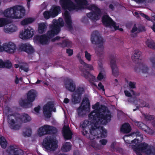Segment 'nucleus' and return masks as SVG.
Instances as JSON below:
<instances>
[{
  "label": "nucleus",
  "instance_id": "26",
  "mask_svg": "<svg viewBox=\"0 0 155 155\" xmlns=\"http://www.w3.org/2000/svg\"><path fill=\"white\" fill-rule=\"evenodd\" d=\"M67 89L70 91H73L75 89V86L74 82L71 80L67 81L65 85Z\"/></svg>",
  "mask_w": 155,
  "mask_h": 155
},
{
  "label": "nucleus",
  "instance_id": "58",
  "mask_svg": "<svg viewBox=\"0 0 155 155\" xmlns=\"http://www.w3.org/2000/svg\"><path fill=\"white\" fill-rule=\"evenodd\" d=\"M151 28L155 32V25L154 24H153V25L151 27Z\"/></svg>",
  "mask_w": 155,
  "mask_h": 155
},
{
  "label": "nucleus",
  "instance_id": "7",
  "mask_svg": "<svg viewBox=\"0 0 155 155\" xmlns=\"http://www.w3.org/2000/svg\"><path fill=\"white\" fill-rule=\"evenodd\" d=\"M58 141L56 138L53 136H48L44 140L43 144L47 152L53 151L58 147Z\"/></svg>",
  "mask_w": 155,
  "mask_h": 155
},
{
  "label": "nucleus",
  "instance_id": "14",
  "mask_svg": "<svg viewBox=\"0 0 155 155\" xmlns=\"http://www.w3.org/2000/svg\"><path fill=\"white\" fill-rule=\"evenodd\" d=\"M3 51L9 53H13L16 51L17 48L15 45L11 42L5 43L3 44Z\"/></svg>",
  "mask_w": 155,
  "mask_h": 155
},
{
  "label": "nucleus",
  "instance_id": "27",
  "mask_svg": "<svg viewBox=\"0 0 155 155\" xmlns=\"http://www.w3.org/2000/svg\"><path fill=\"white\" fill-rule=\"evenodd\" d=\"M47 27V24L41 23L38 24V31L39 33H43L46 30Z\"/></svg>",
  "mask_w": 155,
  "mask_h": 155
},
{
  "label": "nucleus",
  "instance_id": "33",
  "mask_svg": "<svg viewBox=\"0 0 155 155\" xmlns=\"http://www.w3.org/2000/svg\"><path fill=\"white\" fill-rule=\"evenodd\" d=\"M71 144L69 142L64 143L61 147V150L63 151L67 152L71 149Z\"/></svg>",
  "mask_w": 155,
  "mask_h": 155
},
{
  "label": "nucleus",
  "instance_id": "41",
  "mask_svg": "<svg viewBox=\"0 0 155 155\" xmlns=\"http://www.w3.org/2000/svg\"><path fill=\"white\" fill-rule=\"evenodd\" d=\"M31 129L30 128H28L23 132V135L25 137H29L31 135Z\"/></svg>",
  "mask_w": 155,
  "mask_h": 155
},
{
  "label": "nucleus",
  "instance_id": "55",
  "mask_svg": "<svg viewBox=\"0 0 155 155\" xmlns=\"http://www.w3.org/2000/svg\"><path fill=\"white\" fill-rule=\"evenodd\" d=\"M69 100L68 98H65L64 101V102L65 103H67L69 102Z\"/></svg>",
  "mask_w": 155,
  "mask_h": 155
},
{
  "label": "nucleus",
  "instance_id": "3",
  "mask_svg": "<svg viewBox=\"0 0 155 155\" xmlns=\"http://www.w3.org/2000/svg\"><path fill=\"white\" fill-rule=\"evenodd\" d=\"M132 135H135L136 138L133 140L130 141L128 140V137L130 136H124V139L127 143L131 144L132 148L138 155H141V153H144L147 155H154L155 154V149L152 147L150 146L145 143L140 142L143 139V136L139 132L134 133Z\"/></svg>",
  "mask_w": 155,
  "mask_h": 155
},
{
  "label": "nucleus",
  "instance_id": "50",
  "mask_svg": "<svg viewBox=\"0 0 155 155\" xmlns=\"http://www.w3.org/2000/svg\"><path fill=\"white\" fill-rule=\"evenodd\" d=\"M40 108V107L39 106L35 108L34 109L35 113L36 114H38L39 113Z\"/></svg>",
  "mask_w": 155,
  "mask_h": 155
},
{
  "label": "nucleus",
  "instance_id": "37",
  "mask_svg": "<svg viewBox=\"0 0 155 155\" xmlns=\"http://www.w3.org/2000/svg\"><path fill=\"white\" fill-rule=\"evenodd\" d=\"M106 78V75L104 71L100 72L97 77V79L100 81L105 80Z\"/></svg>",
  "mask_w": 155,
  "mask_h": 155
},
{
  "label": "nucleus",
  "instance_id": "61",
  "mask_svg": "<svg viewBox=\"0 0 155 155\" xmlns=\"http://www.w3.org/2000/svg\"><path fill=\"white\" fill-rule=\"evenodd\" d=\"M18 78L16 77V80H15V83L16 84H18Z\"/></svg>",
  "mask_w": 155,
  "mask_h": 155
},
{
  "label": "nucleus",
  "instance_id": "17",
  "mask_svg": "<svg viewBox=\"0 0 155 155\" xmlns=\"http://www.w3.org/2000/svg\"><path fill=\"white\" fill-rule=\"evenodd\" d=\"M15 60L17 64H15L14 66L15 68L19 67V70L20 71H24L25 72L28 71V65L22 62L19 58H16Z\"/></svg>",
  "mask_w": 155,
  "mask_h": 155
},
{
  "label": "nucleus",
  "instance_id": "22",
  "mask_svg": "<svg viewBox=\"0 0 155 155\" xmlns=\"http://www.w3.org/2000/svg\"><path fill=\"white\" fill-rule=\"evenodd\" d=\"M135 125L137 126L140 128H141L149 134H152L153 133V131L152 130L141 122H139L135 121Z\"/></svg>",
  "mask_w": 155,
  "mask_h": 155
},
{
  "label": "nucleus",
  "instance_id": "36",
  "mask_svg": "<svg viewBox=\"0 0 155 155\" xmlns=\"http://www.w3.org/2000/svg\"><path fill=\"white\" fill-rule=\"evenodd\" d=\"M0 144L2 148H5L6 147L7 143L4 137H0Z\"/></svg>",
  "mask_w": 155,
  "mask_h": 155
},
{
  "label": "nucleus",
  "instance_id": "64",
  "mask_svg": "<svg viewBox=\"0 0 155 155\" xmlns=\"http://www.w3.org/2000/svg\"><path fill=\"white\" fill-rule=\"evenodd\" d=\"M152 16L155 18V14H153V15H152Z\"/></svg>",
  "mask_w": 155,
  "mask_h": 155
},
{
  "label": "nucleus",
  "instance_id": "40",
  "mask_svg": "<svg viewBox=\"0 0 155 155\" xmlns=\"http://www.w3.org/2000/svg\"><path fill=\"white\" fill-rule=\"evenodd\" d=\"M80 62L85 68H87L90 70H93V67L91 65L87 64L82 61H81Z\"/></svg>",
  "mask_w": 155,
  "mask_h": 155
},
{
  "label": "nucleus",
  "instance_id": "31",
  "mask_svg": "<svg viewBox=\"0 0 155 155\" xmlns=\"http://www.w3.org/2000/svg\"><path fill=\"white\" fill-rule=\"evenodd\" d=\"M141 55V52L138 50H135L134 54L132 56V59L134 61H137L139 60Z\"/></svg>",
  "mask_w": 155,
  "mask_h": 155
},
{
  "label": "nucleus",
  "instance_id": "48",
  "mask_svg": "<svg viewBox=\"0 0 155 155\" xmlns=\"http://www.w3.org/2000/svg\"><path fill=\"white\" fill-rule=\"evenodd\" d=\"M66 52L69 56H71L73 54V50L70 49H67Z\"/></svg>",
  "mask_w": 155,
  "mask_h": 155
},
{
  "label": "nucleus",
  "instance_id": "23",
  "mask_svg": "<svg viewBox=\"0 0 155 155\" xmlns=\"http://www.w3.org/2000/svg\"><path fill=\"white\" fill-rule=\"evenodd\" d=\"M63 134L65 139L68 140L71 138L72 133L69 129V126H64L63 130Z\"/></svg>",
  "mask_w": 155,
  "mask_h": 155
},
{
  "label": "nucleus",
  "instance_id": "21",
  "mask_svg": "<svg viewBox=\"0 0 155 155\" xmlns=\"http://www.w3.org/2000/svg\"><path fill=\"white\" fill-rule=\"evenodd\" d=\"M8 153L10 155H22L23 151L21 150L12 146L8 149Z\"/></svg>",
  "mask_w": 155,
  "mask_h": 155
},
{
  "label": "nucleus",
  "instance_id": "42",
  "mask_svg": "<svg viewBox=\"0 0 155 155\" xmlns=\"http://www.w3.org/2000/svg\"><path fill=\"white\" fill-rule=\"evenodd\" d=\"M4 63L5 68H11L12 66L11 63L9 61H7Z\"/></svg>",
  "mask_w": 155,
  "mask_h": 155
},
{
  "label": "nucleus",
  "instance_id": "35",
  "mask_svg": "<svg viewBox=\"0 0 155 155\" xmlns=\"http://www.w3.org/2000/svg\"><path fill=\"white\" fill-rule=\"evenodd\" d=\"M133 14L134 16L137 17H139V15H140L143 17L146 18V19L149 20H150V19L148 16L140 12H133Z\"/></svg>",
  "mask_w": 155,
  "mask_h": 155
},
{
  "label": "nucleus",
  "instance_id": "57",
  "mask_svg": "<svg viewBox=\"0 0 155 155\" xmlns=\"http://www.w3.org/2000/svg\"><path fill=\"white\" fill-rule=\"evenodd\" d=\"M151 116L150 115L147 116L146 117H145V118L148 120H151V117L150 118V117H151Z\"/></svg>",
  "mask_w": 155,
  "mask_h": 155
},
{
  "label": "nucleus",
  "instance_id": "53",
  "mask_svg": "<svg viewBox=\"0 0 155 155\" xmlns=\"http://www.w3.org/2000/svg\"><path fill=\"white\" fill-rule=\"evenodd\" d=\"M137 27L135 26H134L133 27V28L131 31V32L132 33H134L135 31H137Z\"/></svg>",
  "mask_w": 155,
  "mask_h": 155
},
{
  "label": "nucleus",
  "instance_id": "4",
  "mask_svg": "<svg viewBox=\"0 0 155 155\" xmlns=\"http://www.w3.org/2000/svg\"><path fill=\"white\" fill-rule=\"evenodd\" d=\"M64 25L63 20L59 18L58 20L54 19L50 26V30L47 33V37L45 35L35 36L34 41L36 43L44 45L49 42V38L58 34L60 31V27Z\"/></svg>",
  "mask_w": 155,
  "mask_h": 155
},
{
  "label": "nucleus",
  "instance_id": "18",
  "mask_svg": "<svg viewBox=\"0 0 155 155\" xmlns=\"http://www.w3.org/2000/svg\"><path fill=\"white\" fill-rule=\"evenodd\" d=\"M84 92V89L81 87L78 88L76 91V94H73L72 96V101L74 103H77L80 102L81 97L80 94Z\"/></svg>",
  "mask_w": 155,
  "mask_h": 155
},
{
  "label": "nucleus",
  "instance_id": "60",
  "mask_svg": "<svg viewBox=\"0 0 155 155\" xmlns=\"http://www.w3.org/2000/svg\"><path fill=\"white\" fill-rule=\"evenodd\" d=\"M140 31H145V28L143 27H142L141 28H140Z\"/></svg>",
  "mask_w": 155,
  "mask_h": 155
},
{
  "label": "nucleus",
  "instance_id": "59",
  "mask_svg": "<svg viewBox=\"0 0 155 155\" xmlns=\"http://www.w3.org/2000/svg\"><path fill=\"white\" fill-rule=\"evenodd\" d=\"M109 8H111L112 10H113V9L114 8L113 5L112 4L110 5L109 6Z\"/></svg>",
  "mask_w": 155,
  "mask_h": 155
},
{
  "label": "nucleus",
  "instance_id": "5",
  "mask_svg": "<svg viewBox=\"0 0 155 155\" xmlns=\"http://www.w3.org/2000/svg\"><path fill=\"white\" fill-rule=\"evenodd\" d=\"M25 8L20 5H16L0 12V15L12 19H19L25 15Z\"/></svg>",
  "mask_w": 155,
  "mask_h": 155
},
{
  "label": "nucleus",
  "instance_id": "29",
  "mask_svg": "<svg viewBox=\"0 0 155 155\" xmlns=\"http://www.w3.org/2000/svg\"><path fill=\"white\" fill-rule=\"evenodd\" d=\"M134 103L137 106V107H142L148 106V104L142 99H139L137 101H135Z\"/></svg>",
  "mask_w": 155,
  "mask_h": 155
},
{
  "label": "nucleus",
  "instance_id": "52",
  "mask_svg": "<svg viewBox=\"0 0 155 155\" xmlns=\"http://www.w3.org/2000/svg\"><path fill=\"white\" fill-rule=\"evenodd\" d=\"M5 68L4 63L2 60L0 59V68Z\"/></svg>",
  "mask_w": 155,
  "mask_h": 155
},
{
  "label": "nucleus",
  "instance_id": "32",
  "mask_svg": "<svg viewBox=\"0 0 155 155\" xmlns=\"http://www.w3.org/2000/svg\"><path fill=\"white\" fill-rule=\"evenodd\" d=\"M131 130L130 126L127 123L124 124L121 128V131L124 133H129Z\"/></svg>",
  "mask_w": 155,
  "mask_h": 155
},
{
  "label": "nucleus",
  "instance_id": "20",
  "mask_svg": "<svg viewBox=\"0 0 155 155\" xmlns=\"http://www.w3.org/2000/svg\"><path fill=\"white\" fill-rule=\"evenodd\" d=\"M63 17L65 22V25L70 29L72 27V21L69 12L65 11L63 14Z\"/></svg>",
  "mask_w": 155,
  "mask_h": 155
},
{
  "label": "nucleus",
  "instance_id": "44",
  "mask_svg": "<svg viewBox=\"0 0 155 155\" xmlns=\"http://www.w3.org/2000/svg\"><path fill=\"white\" fill-rule=\"evenodd\" d=\"M128 84L129 86L131 88H136V83L134 82L130 81L128 82Z\"/></svg>",
  "mask_w": 155,
  "mask_h": 155
},
{
  "label": "nucleus",
  "instance_id": "25",
  "mask_svg": "<svg viewBox=\"0 0 155 155\" xmlns=\"http://www.w3.org/2000/svg\"><path fill=\"white\" fill-rule=\"evenodd\" d=\"M135 70L137 72H141L143 73H146L147 72L148 68L146 65L141 64L139 65L138 68L135 67Z\"/></svg>",
  "mask_w": 155,
  "mask_h": 155
},
{
  "label": "nucleus",
  "instance_id": "34",
  "mask_svg": "<svg viewBox=\"0 0 155 155\" xmlns=\"http://www.w3.org/2000/svg\"><path fill=\"white\" fill-rule=\"evenodd\" d=\"M9 20L4 18H0V27H5L8 23Z\"/></svg>",
  "mask_w": 155,
  "mask_h": 155
},
{
  "label": "nucleus",
  "instance_id": "16",
  "mask_svg": "<svg viewBox=\"0 0 155 155\" xmlns=\"http://www.w3.org/2000/svg\"><path fill=\"white\" fill-rule=\"evenodd\" d=\"M90 109V103L87 98L83 100L80 107L78 109V112L79 114L81 112L89 111Z\"/></svg>",
  "mask_w": 155,
  "mask_h": 155
},
{
  "label": "nucleus",
  "instance_id": "43",
  "mask_svg": "<svg viewBox=\"0 0 155 155\" xmlns=\"http://www.w3.org/2000/svg\"><path fill=\"white\" fill-rule=\"evenodd\" d=\"M85 57V58L88 61H90L91 60V55L87 52V51H85L84 52Z\"/></svg>",
  "mask_w": 155,
  "mask_h": 155
},
{
  "label": "nucleus",
  "instance_id": "24",
  "mask_svg": "<svg viewBox=\"0 0 155 155\" xmlns=\"http://www.w3.org/2000/svg\"><path fill=\"white\" fill-rule=\"evenodd\" d=\"M20 49L28 53L32 52L33 51V47L28 44H21L20 47Z\"/></svg>",
  "mask_w": 155,
  "mask_h": 155
},
{
  "label": "nucleus",
  "instance_id": "2",
  "mask_svg": "<svg viewBox=\"0 0 155 155\" xmlns=\"http://www.w3.org/2000/svg\"><path fill=\"white\" fill-rule=\"evenodd\" d=\"M74 2L70 0H61L60 4L64 10L72 11L78 10L82 8H87L93 11L87 14L88 17L95 21L100 18L101 12L95 5H89L87 0H73Z\"/></svg>",
  "mask_w": 155,
  "mask_h": 155
},
{
  "label": "nucleus",
  "instance_id": "51",
  "mask_svg": "<svg viewBox=\"0 0 155 155\" xmlns=\"http://www.w3.org/2000/svg\"><path fill=\"white\" fill-rule=\"evenodd\" d=\"M98 87L100 90H101L103 91H104V87L101 83H99L98 84Z\"/></svg>",
  "mask_w": 155,
  "mask_h": 155
},
{
  "label": "nucleus",
  "instance_id": "11",
  "mask_svg": "<svg viewBox=\"0 0 155 155\" xmlns=\"http://www.w3.org/2000/svg\"><path fill=\"white\" fill-rule=\"evenodd\" d=\"M37 96L36 91L34 90H31L28 91L27 94V100L22 101L20 102V104L23 106L27 107V105L33 102Z\"/></svg>",
  "mask_w": 155,
  "mask_h": 155
},
{
  "label": "nucleus",
  "instance_id": "1",
  "mask_svg": "<svg viewBox=\"0 0 155 155\" xmlns=\"http://www.w3.org/2000/svg\"><path fill=\"white\" fill-rule=\"evenodd\" d=\"M94 110L88 115L89 121L85 120L81 125L83 129L82 131L84 135L87 136V131L86 129L90 128V134L89 138L90 140V144L94 148L97 149L100 146L97 143L96 140L99 137H104L107 135V130L101 124H106L109 121L111 117L108 110L104 106H100L99 103H97L92 106Z\"/></svg>",
  "mask_w": 155,
  "mask_h": 155
},
{
  "label": "nucleus",
  "instance_id": "45",
  "mask_svg": "<svg viewBox=\"0 0 155 155\" xmlns=\"http://www.w3.org/2000/svg\"><path fill=\"white\" fill-rule=\"evenodd\" d=\"M124 93L126 96L128 97H131L132 96V93L130 92V91L127 90H125L124 91Z\"/></svg>",
  "mask_w": 155,
  "mask_h": 155
},
{
  "label": "nucleus",
  "instance_id": "63",
  "mask_svg": "<svg viewBox=\"0 0 155 155\" xmlns=\"http://www.w3.org/2000/svg\"><path fill=\"white\" fill-rule=\"evenodd\" d=\"M99 68H101V69H103V66L102 65V64L100 66H99Z\"/></svg>",
  "mask_w": 155,
  "mask_h": 155
},
{
  "label": "nucleus",
  "instance_id": "13",
  "mask_svg": "<svg viewBox=\"0 0 155 155\" xmlns=\"http://www.w3.org/2000/svg\"><path fill=\"white\" fill-rule=\"evenodd\" d=\"M34 33V30L31 27H28L21 31L19 35V37L22 39H28L32 37Z\"/></svg>",
  "mask_w": 155,
  "mask_h": 155
},
{
  "label": "nucleus",
  "instance_id": "12",
  "mask_svg": "<svg viewBox=\"0 0 155 155\" xmlns=\"http://www.w3.org/2000/svg\"><path fill=\"white\" fill-rule=\"evenodd\" d=\"M60 12V8L58 6H52L49 12L46 11L43 13L45 18L46 19L49 18L50 17H54L57 16Z\"/></svg>",
  "mask_w": 155,
  "mask_h": 155
},
{
  "label": "nucleus",
  "instance_id": "46",
  "mask_svg": "<svg viewBox=\"0 0 155 155\" xmlns=\"http://www.w3.org/2000/svg\"><path fill=\"white\" fill-rule=\"evenodd\" d=\"M148 46L151 48H154L155 46V44L153 41L148 42L147 43Z\"/></svg>",
  "mask_w": 155,
  "mask_h": 155
},
{
  "label": "nucleus",
  "instance_id": "56",
  "mask_svg": "<svg viewBox=\"0 0 155 155\" xmlns=\"http://www.w3.org/2000/svg\"><path fill=\"white\" fill-rule=\"evenodd\" d=\"M59 39V38L58 37H57L52 39V41H55L58 40Z\"/></svg>",
  "mask_w": 155,
  "mask_h": 155
},
{
  "label": "nucleus",
  "instance_id": "38",
  "mask_svg": "<svg viewBox=\"0 0 155 155\" xmlns=\"http://www.w3.org/2000/svg\"><path fill=\"white\" fill-rule=\"evenodd\" d=\"M81 71L83 73V75H84V77L87 79L88 80H90V78H91L92 80H93L95 78V77L90 74L88 71H85V73L87 74V75L86 76L85 74H84V71L83 70H81Z\"/></svg>",
  "mask_w": 155,
  "mask_h": 155
},
{
  "label": "nucleus",
  "instance_id": "30",
  "mask_svg": "<svg viewBox=\"0 0 155 155\" xmlns=\"http://www.w3.org/2000/svg\"><path fill=\"white\" fill-rule=\"evenodd\" d=\"M35 20V18H26L23 19L21 22V24L22 25H27L32 23Z\"/></svg>",
  "mask_w": 155,
  "mask_h": 155
},
{
  "label": "nucleus",
  "instance_id": "47",
  "mask_svg": "<svg viewBox=\"0 0 155 155\" xmlns=\"http://www.w3.org/2000/svg\"><path fill=\"white\" fill-rule=\"evenodd\" d=\"M107 140L105 139H102L100 140V143L103 145H104L106 144L107 143Z\"/></svg>",
  "mask_w": 155,
  "mask_h": 155
},
{
  "label": "nucleus",
  "instance_id": "15",
  "mask_svg": "<svg viewBox=\"0 0 155 155\" xmlns=\"http://www.w3.org/2000/svg\"><path fill=\"white\" fill-rule=\"evenodd\" d=\"M56 111V109L54 108V105L51 102H50L45 105L43 108V113L47 118L50 117L51 116L52 111Z\"/></svg>",
  "mask_w": 155,
  "mask_h": 155
},
{
  "label": "nucleus",
  "instance_id": "9",
  "mask_svg": "<svg viewBox=\"0 0 155 155\" xmlns=\"http://www.w3.org/2000/svg\"><path fill=\"white\" fill-rule=\"evenodd\" d=\"M56 131V129L53 126L45 125L38 129L37 134L39 136L41 137L47 134L55 133Z\"/></svg>",
  "mask_w": 155,
  "mask_h": 155
},
{
  "label": "nucleus",
  "instance_id": "6",
  "mask_svg": "<svg viewBox=\"0 0 155 155\" xmlns=\"http://www.w3.org/2000/svg\"><path fill=\"white\" fill-rule=\"evenodd\" d=\"M31 120L30 117L27 114H24L16 118L14 116H9L8 122L9 126L11 129L17 130L20 128L22 123H27Z\"/></svg>",
  "mask_w": 155,
  "mask_h": 155
},
{
  "label": "nucleus",
  "instance_id": "19",
  "mask_svg": "<svg viewBox=\"0 0 155 155\" xmlns=\"http://www.w3.org/2000/svg\"><path fill=\"white\" fill-rule=\"evenodd\" d=\"M18 30L16 26L12 24L9 23V20L8 23L4 27V31L6 33H11L16 31Z\"/></svg>",
  "mask_w": 155,
  "mask_h": 155
},
{
  "label": "nucleus",
  "instance_id": "62",
  "mask_svg": "<svg viewBox=\"0 0 155 155\" xmlns=\"http://www.w3.org/2000/svg\"><path fill=\"white\" fill-rule=\"evenodd\" d=\"M41 81V80H38V81L36 82V84H39V83H40Z\"/></svg>",
  "mask_w": 155,
  "mask_h": 155
},
{
  "label": "nucleus",
  "instance_id": "10",
  "mask_svg": "<svg viewBox=\"0 0 155 155\" xmlns=\"http://www.w3.org/2000/svg\"><path fill=\"white\" fill-rule=\"evenodd\" d=\"M102 21L104 25L110 28H113L115 30H118L122 31L123 30L122 28H119L118 25L112 20L107 15H104L102 18Z\"/></svg>",
  "mask_w": 155,
  "mask_h": 155
},
{
  "label": "nucleus",
  "instance_id": "54",
  "mask_svg": "<svg viewBox=\"0 0 155 155\" xmlns=\"http://www.w3.org/2000/svg\"><path fill=\"white\" fill-rule=\"evenodd\" d=\"M4 48H3V45H1V43L0 41V52L2 51H3Z\"/></svg>",
  "mask_w": 155,
  "mask_h": 155
},
{
  "label": "nucleus",
  "instance_id": "28",
  "mask_svg": "<svg viewBox=\"0 0 155 155\" xmlns=\"http://www.w3.org/2000/svg\"><path fill=\"white\" fill-rule=\"evenodd\" d=\"M110 66L112 69V74L115 76H117L118 74V68L113 60L110 62Z\"/></svg>",
  "mask_w": 155,
  "mask_h": 155
},
{
  "label": "nucleus",
  "instance_id": "8",
  "mask_svg": "<svg viewBox=\"0 0 155 155\" xmlns=\"http://www.w3.org/2000/svg\"><path fill=\"white\" fill-rule=\"evenodd\" d=\"M91 41L93 44H97V47L96 49L97 51H101L103 50V41L102 38L100 36L97 31H94L91 35Z\"/></svg>",
  "mask_w": 155,
  "mask_h": 155
},
{
  "label": "nucleus",
  "instance_id": "39",
  "mask_svg": "<svg viewBox=\"0 0 155 155\" xmlns=\"http://www.w3.org/2000/svg\"><path fill=\"white\" fill-rule=\"evenodd\" d=\"M61 45L63 47L65 46L70 47L72 45V43L71 41L68 39L64 41Z\"/></svg>",
  "mask_w": 155,
  "mask_h": 155
},
{
  "label": "nucleus",
  "instance_id": "49",
  "mask_svg": "<svg viewBox=\"0 0 155 155\" xmlns=\"http://www.w3.org/2000/svg\"><path fill=\"white\" fill-rule=\"evenodd\" d=\"M130 92H131L132 94L135 97L138 96L140 95L139 93L135 92L133 90H131Z\"/></svg>",
  "mask_w": 155,
  "mask_h": 155
}]
</instances>
